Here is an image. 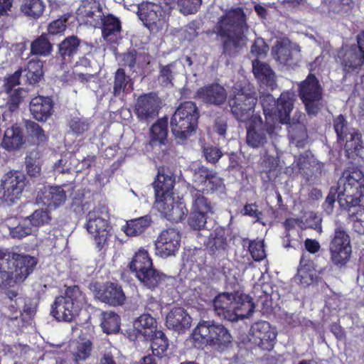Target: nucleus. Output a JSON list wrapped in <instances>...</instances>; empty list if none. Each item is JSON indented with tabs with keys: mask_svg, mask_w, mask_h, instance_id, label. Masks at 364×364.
I'll return each instance as SVG.
<instances>
[{
	"mask_svg": "<svg viewBox=\"0 0 364 364\" xmlns=\"http://www.w3.org/2000/svg\"><path fill=\"white\" fill-rule=\"evenodd\" d=\"M337 192L338 202L348 210L354 231L364 235V206L360 205L364 196V173L360 170L343 173L338 181Z\"/></svg>",
	"mask_w": 364,
	"mask_h": 364,
	"instance_id": "nucleus-1",
	"label": "nucleus"
},
{
	"mask_svg": "<svg viewBox=\"0 0 364 364\" xmlns=\"http://www.w3.org/2000/svg\"><path fill=\"white\" fill-rule=\"evenodd\" d=\"M213 33L223 41V55L230 58L237 55L247 43L249 26L244 11L237 8L227 11L218 18Z\"/></svg>",
	"mask_w": 364,
	"mask_h": 364,
	"instance_id": "nucleus-2",
	"label": "nucleus"
},
{
	"mask_svg": "<svg viewBox=\"0 0 364 364\" xmlns=\"http://www.w3.org/2000/svg\"><path fill=\"white\" fill-rule=\"evenodd\" d=\"M255 304L248 295L236 296L231 293L219 294L213 301V309L220 319L234 322L249 316Z\"/></svg>",
	"mask_w": 364,
	"mask_h": 364,
	"instance_id": "nucleus-3",
	"label": "nucleus"
},
{
	"mask_svg": "<svg viewBox=\"0 0 364 364\" xmlns=\"http://www.w3.org/2000/svg\"><path fill=\"white\" fill-rule=\"evenodd\" d=\"M263 120L261 116L255 115L246 127V144L252 149H265L276 143L280 137L282 126L277 120L267 118Z\"/></svg>",
	"mask_w": 364,
	"mask_h": 364,
	"instance_id": "nucleus-4",
	"label": "nucleus"
},
{
	"mask_svg": "<svg viewBox=\"0 0 364 364\" xmlns=\"http://www.w3.org/2000/svg\"><path fill=\"white\" fill-rule=\"evenodd\" d=\"M198 118L195 102L186 101L178 106L171 119V131L178 143H183L196 132Z\"/></svg>",
	"mask_w": 364,
	"mask_h": 364,
	"instance_id": "nucleus-5",
	"label": "nucleus"
},
{
	"mask_svg": "<svg viewBox=\"0 0 364 364\" xmlns=\"http://www.w3.org/2000/svg\"><path fill=\"white\" fill-rule=\"evenodd\" d=\"M85 297L78 286L66 288L64 296L55 299L51 306V315L59 321H71L85 304Z\"/></svg>",
	"mask_w": 364,
	"mask_h": 364,
	"instance_id": "nucleus-6",
	"label": "nucleus"
},
{
	"mask_svg": "<svg viewBox=\"0 0 364 364\" xmlns=\"http://www.w3.org/2000/svg\"><path fill=\"white\" fill-rule=\"evenodd\" d=\"M257 102V94L252 90L250 85L242 86L236 84L233 87L232 96L228 100L230 111L235 118L242 122L251 120Z\"/></svg>",
	"mask_w": 364,
	"mask_h": 364,
	"instance_id": "nucleus-7",
	"label": "nucleus"
},
{
	"mask_svg": "<svg viewBox=\"0 0 364 364\" xmlns=\"http://www.w3.org/2000/svg\"><path fill=\"white\" fill-rule=\"evenodd\" d=\"M173 0H161L159 3L143 2L139 6L138 16L144 25L153 33L166 26V15L171 11Z\"/></svg>",
	"mask_w": 364,
	"mask_h": 364,
	"instance_id": "nucleus-8",
	"label": "nucleus"
},
{
	"mask_svg": "<svg viewBox=\"0 0 364 364\" xmlns=\"http://www.w3.org/2000/svg\"><path fill=\"white\" fill-rule=\"evenodd\" d=\"M193 336L196 340L200 338L203 343L218 348L227 347L232 341L229 331L223 324L211 321L199 322Z\"/></svg>",
	"mask_w": 364,
	"mask_h": 364,
	"instance_id": "nucleus-9",
	"label": "nucleus"
},
{
	"mask_svg": "<svg viewBox=\"0 0 364 364\" xmlns=\"http://www.w3.org/2000/svg\"><path fill=\"white\" fill-rule=\"evenodd\" d=\"M299 96L308 114L315 116L321 107L323 88L314 75L309 74L299 84Z\"/></svg>",
	"mask_w": 364,
	"mask_h": 364,
	"instance_id": "nucleus-10",
	"label": "nucleus"
},
{
	"mask_svg": "<svg viewBox=\"0 0 364 364\" xmlns=\"http://www.w3.org/2000/svg\"><path fill=\"white\" fill-rule=\"evenodd\" d=\"M189 191L192 198V207L188 224L192 229L200 230L205 228L208 215L213 213V206L200 190L191 187Z\"/></svg>",
	"mask_w": 364,
	"mask_h": 364,
	"instance_id": "nucleus-11",
	"label": "nucleus"
},
{
	"mask_svg": "<svg viewBox=\"0 0 364 364\" xmlns=\"http://www.w3.org/2000/svg\"><path fill=\"white\" fill-rule=\"evenodd\" d=\"M86 218L85 228L92 236L98 250H102L107 245L112 228L108 220L103 217L102 208H94L87 213Z\"/></svg>",
	"mask_w": 364,
	"mask_h": 364,
	"instance_id": "nucleus-12",
	"label": "nucleus"
},
{
	"mask_svg": "<svg viewBox=\"0 0 364 364\" xmlns=\"http://www.w3.org/2000/svg\"><path fill=\"white\" fill-rule=\"evenodd\" d=\"M329 251L331 260L335 265H345L349 260L352 252L350 236L342 226L335 229Z\"/></svg>",
	"mask_w": 364,
	"mask_h": 364,
	"instance_id": "nucleus-13",
	"label": "nucleus"
},
{
	"mask_svg": "<svg viewBox=\"0 0 364 364\" xmlns=\"http://www.w3.org/2000/svg\"><path fill=\"white\" fill-rule=\"evenodd\" d=\"M28 183L26 176L17 171L5 173L1 178V187L3 189L1 199L8 205L18 200Z\"/></svg>",
	"mask_w": 364,
	"mask_h": 364,
	"instance_id": "nucleus-14",
	"label": "nucleus"
},
{
	"mask_svg": "<svg viewBox=\"0 0 364 364\" xmlns=\"http://www.w3.org/2000/svg\"><path fill=\"white\" fill-rule=\"evenodd\" d=\"M161 101L154 92L139 96L134 106V113L139 121L148 124L159 114Z\"/></svg>",
	"mask_w": 364,
	"mask_h": 364,
	"instance_id": "nucleus-15",
	"label": "nucleus"
},
{
	"mask_svg": "<svg viewBox=\"0 0 364 364\" xmlns=\"http://www.w3.org/2000/svg\"><path fill=\"white\" fill-rule=\"evenodd\" d=\"M272 54L280 64L292 68L297 65L301 58L299 46L288 38L277 41L272 48Z\"/></svg>",
	"mask_w": 364,
	"mask_h": 364,
	"instance_id": "nucleus-16",
	"label": "nucleus"
},
{
	"mask_svg": "<svg viewBox=\"0 0 364 364\" xmlns=\"http://www.w3.org/2000/svg\"><path fill=\"white\" fill-rule=\"evenodd\" d=\"M277 332L267 321L253 323L250 330V341L262 350H271L274 346Z\"/></svg>",
	"mask_w": 364,
	"mask_h": 364,
	"instance_id": "nucleus-17",
	"label": "nucleus"
},
{
	"mask_svg": "<svg viewBox=\"0 0 364 364\" xmlns=\"http://www.w3.org/2000/svg\"><path fill=\"white\" fill-rule=\"evenodd\" d=\"M95 297L110 306H121L124 304L127 297L122 287L113 282L94 286Z\"/></svg>",
	"mask_w": 364,
	"mask_h": 364,
	"instance_id": "nucleus-18",
	"label": "nucleus"
},
{
	"mask_svg": "<svg viewBox=\"0 0 364 364\" xmlns=\"http://www.w3.org/2000/svg\"><path fill=\"white\" fill-rule=\"evenodd\" d=\"M181 242V235L173 228L163 230L156 242V253L161 257L174 255L178 251Z\"/></svg>",
	"mask_w": 364,
	"mask_h": 364,
	"instance_id": "nucleus-19",
	"label": "nucleus"
},
{
	"mask_svg": "<svg viewBox=\"0 0 364 364\" xmlns=\"http://www.w3.org/2000/svg\"><path fill=\"white\" fill-rule=\"evenodd\" d=\"M154 207L163 217L171 222L177 223L186 215L185 206L176 203L173 196L156 197Z\"/></svg>",
	"mask_w": 364,
	"mask_h": 364,
	"instance_id": "nucleus-20",
	"label": "nucleus"
},
{
	"mask_svg": "<svg viewBox=\"0 0 364 364\" xmlns=\"http://www.w3.org/2000/svg\"><path fill=\"white\" fill-rule=\"evenodd\" d=\"M338 58L341 68L346 74L357 73L364 65V54L356 45L340 52Z\"/></svg>",
	"mask_w": 364,
	"mask_h": 364,
	"instance_id": "nucleus-21",
	"label": "nucleus"
},
{
	"mask_svg": "<svg viewBox=\"0 0 364 364\" xmlns=\"http://www.w3.org/2000/svg\"><path fill=\"white\" fill-rule=\"evenodd\" d=\"M10 260L7 262L13 267L14 277L16 279L24 280L33 271L38 263L37 258L12 252H10Z\"/></svg>",
	"mask_w": 364,
	"mask_h": 364,
	"instance_id": "nucleus-22",
	"label": "nucleus"
},
{
	"mask_svg": "<svg viewBox=\"0 0 364 364\" xmlns=\"http://www.w3.org/2000/svg\"><path fill=\"white\" fill-rule=\"evenodd\" d=\"M205 248L211 256L220 257L228 252V240L224 228L218 226L211 232L204 242Z\"/></svg>",
	"mask_w": 364,
	"mask_h": 364,
	"instance_id": "nucleus-23",
	"label": "nucleus"
},
{
	"mask_svg": "<svg viewBox=\"0 0 364 364\" xmlns=\"http://www.w3.org/2000/svg\"><path fill=\"white\" fill-rule=\"evenodd\" d=\"M105 9L96 0H83L78 11L87 23L96 28L100 26L102 19L105 18L107 13Z\"/></svg>",
	"mask_w": 364,
	"mask_h": 364,
	"instance_id": "nucleus-24",
	"label": "nucleus"
},
{
	"mask_svg": "<svg viewBox=\"0 0 364 364\" xmlns=\"http://www.w3.org/2000/svg\"><path fill=\"white\" fill-rule=\"evenodd\" d=\"M194 97L206 104L220 106L226 101L227 92L223 86L212 84L198 89Z\"/></svg>",
	"mask_w": 364,
	"mask_h": 364,
	"instance_id": "nucleus-25",
	"label": "nucleus"
},
{
	"mask_svg": "<svg viewBox=\"0 0 364 364\" xmlns=\"http://www.w3.org/2000/svg\"><path fill=\"white\" fill-rule=\"evenodd\" d=\"M166 324L168 328L178 333H183L191 325V318L182 307H173L166 315Z\"/></svg>",
	"mask_w": 364,
	"mask_h": 364,
	"instance_id": "nucleus-26",
	"label": "nucleus"
},
{
	"mask_svg": "<svg viewBox=\"0 0 364 364\" xmlns=\"http://www.w3.org/2000/svg\"><path fill=\"white\" fill-rule=\"evenodd\" d=\"M82 43V41L74 35L65 38L58 44L56 58L60 59L63 64L71 63L79 53Z\"/></svg>",
	"mask_w": 364,
	"mask_h": 364,
	"instance_id": "nucleus-27",
	"label": "nucleus"
},
{
	"mask_svg": "<svg viewBox=\"0 0 364 364\" xmlns=\"http://www.w3.org/2000/svg\"><path fill=\"white\" fill-rule=\"evenodd\" d=\"M53 102L49 97L36 96L30 102L29 109L33 117L40 122L46 121L52 114Z\"/></svg>",
	"mask_w": 364,
	"mask_h": 364,
	"instance_id": "nucleus-28",
	"label": "nucleus"
},
{
	"mask_svg": "<svg viewBox=\"0 0 364 364\" xmlns=\"http://www.w3.org/2000/svg\"><path fill=\"white\" fill-rule=\"evenodd\" d=\"M295 100V94L290 91L282 92L277 99L275 116L280 125L289 123L290 113L294 108Z\"/></svg>",
	"mask_w": 364,
	"mask_h": 364,
	"instance_id": "nucleus-29",
	"label": "nucleus"
},
{
	"mask_svg": "<svg viewBox=\"0 0 364 364\" xmlns=\"http://www.w3.org/2000/svg\"><path fill=\"white\" fill-rule=\"evenodd\" d=\"M102 29L103 38L109 42L114 43L122 31L121 21L114 15L106 13L102 19V23L98 27Z\"/></svg>",
	"mask_w": 364,
	"mask_h": 364,
	"instance_id": "nucleus-30",
	"label": "nucleus"
},
{
	"mask_svg": "<svg viewBox=\"0 0 364 364\" xmlns=\"http://www.w3.org/2000/svg\"><path fill=\"white\" fill-rule=\"evenodd\" d=\"M175 183V177L171 173H165L164 170H159L158 175L153 187L155 197H164L173 196V188Z\"/></svg>",
	"mask_w": 364,
	"mask_h": 364,
	"instance_id": "nucleus-31",
	"label": "nucleus"
},
{
	"mask_svg": "<svg viewBox=\"0 0 364 364\" xmlns=\"http://www.w3.org/2000/svg\"><path fill=\"white\" fill-rule=\"evenodd\" d=\"M136 277L144 287L154 291L164 284L167 276L154 269L152 265L147 270L139 273Z\"/></svg>",
	"mask_w": 364,
	"mask_h": 364,
	"instance_id": "nucleus-32",
	"label": "nucleus"
},
{
	"mask_svg": "<svg viewBox=\"0 0 364 364\" xmlns=\"http://www.w3.org/2000/svg\"><path fill=\"white\" fill-rule=\"evenodd\" d=\"M40 198L45 205L55 208L65 202L67 196L62 186H48L41 191Z\"/></svg>",
	"mask_w": 364,
	"mask_h": 364,
	"instance_id": "nucleus-33",
	"label": "nucleus"
},
{
	"mask_svg": "<svg viewBox=\"0 0 364 364\" xmlns=\"http://www.w3.org/2000/svg\"><path fill=\"white\" fill-rule=\"evenodd\" d=\"M24 144L21 129L16 126L8 128L4 133L1 146L7 151L17 150Z\"/></svg>",
	"mask_w": 364,
	"mask_h": 364,
	"instance_id": "nucleus-34",
	"label": "nucleus"
},
{
	"mask_svg": "<svg viewBox=\"0 0 364 364\" xmlns=\"http://www.w3.org/2000/svg\"><path fill=\"white\" fill-rule=\"evenodd\" d=\"M183 65L178 60L173 61L166 65L160 66L159 81L164 87H173L175 77L183 71Z\"/></svg>",
	"mask_w": 364,
	"mask_h": 364,
	"instance_id": "nucleus-35",
	"label": "nucleus"
},
{
	"mask_svg": "<svg viewBox=\"0 0 364 364\" xmlns=\"http://www.w3.org/2000/svg\"><path fill=\"white\" fill-rule=\"evenodd\" d=\"M316 278V272L313 267V262L305 259L304 255L300 259V265L297 274L294 277L296 282H299L304 286H309Z\"/></svg>",
	"mask_w": 364,
	"mask_h": 364,
	"instance_id": "nucleus-36",
	"label": "nucleus"
},
{
	"mask_svg": "<svg viewBox=\"0 0 364 364\" xmlns=\"http://www.w3.org/2000/svg\"><path fill=\"white\" fill-rule=\"evenodd\" d=\"M252 71L255 77L271 89L275 85V75L269 65L255 60L252 62Z\"/></svg>",
	"mask_w": 364,
	"mask_h": 364,
	"instance_id": "nucleus-37",
	"label": "nucleus"
},
{
	"mask_svg": "<svg viewBox=\"0 0 364 364\" xmlns=\"http://www.w3.org/2000/svg\"><path fill=\"white\" fill-rule=\"evenodd\" d=\"M145 339L151 341V348L154 355L159 358L165 355L168 347V340L162 331H151Z\"/></svg>",
	"mask_w": 364,
	"mask_h": 364,
	"instance_id": "nucleus-38",
	"label": "nucleus"
},
{
	"mask_svg": "<svg viewBox=\"0 0 364 364\" xmlns=\"http://www.w3.org/2000/svg\"><path fill=\"white\" fill-rule=\"evenodd\" d=\"M45 8L43 0H22L19 10L26 17L36 20L43 15Z\"/></svg>",
	"mask_w": 364,
	"mask_h": 364,
	"instance_id": "nucleus-39",
	"label": "nucleus"
},
{
	"mask_svg": "<svg viewBox=\"0 0 364 364\" xmlns=\"http://www.w3.org/2000/svg\"><path fill=\"white\" fill-rule=\"evenodd\" d=\"M43 63L40 60L32 59L27 63V66L23 69L25 77L23 81L30 85H35L40 82L43 76Z\"/></svg>",
	"mask_w": 364,
	"mask_h": 364,
	"instance_id": "nucleus-40",
	"label": "nucleus"
},
{
	"mask_svg": "<svg viewBox=\"0 0 364 364\" xmlns=\"http://www.w3.org/2000/svg\"><path fill=\"white\" fill-rule=\"evenodd\" d=\"M53 38L48 36L45 33L35 39L31 44V54L33 55L47 57L53 51Z\"/></svg>",
	"mask_w": 364,
	"mask_h": 364,
	"instance_id": "nucleus-41",
	"label": "nucleus"
},
{
	"mask_svg": "<svg viewBox=\"0 0 364 364\" xmlns=\"http://www.w3.org/2000/svg\"><path fill=\"white\" fill-rule=\"evenodd\" d=\"M288 134L291 141L297 147H304L307 138L306 128L304 123H287Z\"/></svg>",
	"mask_w": 364,
	"mask_h": 364,
	"instance_id": "nucleus-42",
	"label": "nucleus"
},
{
	"mask_svg": "<svg viewBox=\"0 0 364 364\" xmlns=\"http://www.w3.org/2000/svg\"><path fill=\"white\" fill-rule=\"evenodd\" d=\"M152 265V260L149 256L147 251L139 250L136 252L129 263V268L132 272L135 273V276H137L139 273L147 270V269L151 267Z\"/></svg>",
	"mask_w": 364,
	"mask_h": 364,
	"instance_id": "nucleus-43",
	"label": "nucleus"
},
{
	"mask_svg": "<svg viewBox=\"0 0 364 364\" xmlns=\"http://www.w3.org/2000/svg\"><path fill=\"white\" fill-rule=\"evenodd\" d=\"M156 320L150 314H144L136 318L134 321V328L144 338L148 337L149 332L155 331Z\"/></svg>",
	"mask_w": 364,
	"mask_h": 364,
	"instance_id": "nucleus-44",
	"label": "nucleus"
},
{
	"mask_svg": "<svg viewBox=\"0 0 364 364\" xmlns=\"http://www.w3.org/2000/svg\"><path fill=\"white\" fill-rule=\"evenodd\" d=\"M151 220L149 215L129 220L124 228V232L129 236H136L142 232L151 225Z\"/></svg>",
	"mask_w": 364,
	"mask_h": 364,
	"instance_id": "nucleus-45",
	"label": "nucleus"
},
{
	"mask_svg": "<svg viewBox=\"0 0 364 364\" xmlns=\"http://www.w3.org/2000/svg\"><path fill=\"white\" fill-rule=\"evenodd\" d=\"M361 135L358 132L350 134V139H346L345 151L349 159L355 160L356 157L362 159Z\"/></svg>",
	"mask_w": 364,
	"mask_h": 364,
	"instance_id": "nucleus-46",
	"label": "nucleus"
},
{
	"mask_svg": "<svg viewBox=\"0 0 364 364\" xmlns=\"http://www.w3.org/2000/svg\"><path fill=\"white\" fill-rule=\"evenodd\" d=\"M92 350V343L89 339H82L76 343L75 348L72 351L73 358L75 363H80L86 360L91 354Z\"/></svg>",
	"mask_w": 364,
	"mask_h": 364,
	"instance_id": "nucleus-47",
	"label": "nucleus"
},
{
	"mask_svg": "<svg viewBox=\"0 0 364 364\" xmlns=\"http://www.w3.org/2000/svg\"><path fill=\"white\" fill-rule=\"evenodd\" d=\"M101 326L103 331L107 334L115 333L119 330V316L112 312H103L102 314Z\"/></svg>",
	"mask_w": 364,
	"mask_h": 364,
	"instance_id": "nucleus-48",
	"label": "nucleus"
},
{
	"mask_svg": "<svg viewBox=\"0 0 364 364\" xmlns=\"http://www.w3.org/2000/svg\"><path fill=\"white\" fill-rule=\"evenodd\" d=\"M35 232L36 231L27 217L22 219L16 226L9 228L10 235L16 239H22Z\"/></svg>",
	"mask_w": 364,
	"mask_h": 364,
	"instance_id": "nucleus-49",
	"label": "nucleus"
},
{
	"mask_svg": "<svg viewBox=\"0 0 364 364\" xmlns=\"http://www.w3.org/2000/svg\"><path fill=\"white\" fill-rule=\"evenodd\" d=\"M31 222L33 229L36 232L39 227L48 225L50 222L52 217L47 209H37L29 216L27 217Z\"/></svg>",
	"mask_w": 364,
	"mask_h": 364,
	"instance_id": "nucleus-50",
	"label": "nucleus"
},
{
	"mask_svg": "<svg viewBox=\"0 0 364 364\" xmlns=\"http://www.w3.org/2000/svg\"><path fill=\"white\" fill-rule=\"evenodd\" d=\"M167 125V118L161 119L152 125L151 134L153 141H158L160 144H164L168 134Z\"/></svg>",
	"mask_w": 364,
	"mask_h": 364,
	"instance_id": "nucleus-51",
	"label": "nucleus"
},
{
	"mask_svg": "<svg viewBox=\"0 0 364 364\" xmlns=\"http://www.w3.org/2000/svg\"><path fill=\"white\" fill-rule=\"evenodd\" d=\"M261 104L264 114V118L267 121V118L272 120H277L276 115L277 101L274 97L270 95H262L260 97Z\"/></svg>",
	"mask_w": 364,
	"mask_h": 364,
	"instance_id": "nucleus-52",
	"label": "nucleus"
},
{
	"mask_svg": "<svg viewBox=\"0 0 364 364\" xmlns=\"http://www.w3.org/2000/svg\"><path fill=\"white\" fill-rule=\"evenodd\" d=\"M69 17L68 14H64L59 18L51 21L48 25L47 33H45L53 39L55 36L63 34L67 28V22Z\"/></svg>",
	"mask_w": 364,
	"mask_h": 364,
	"instance_id": "nucleus-53",
	"label": "nucleus"
},
{
	"mask_svg": "<svg viewBox=\"0 0 364 364\" xmlns=\"http://www.w3.org/2000/svg\"><path fill=\"white\" fill-rule=\"evenodd\" d=\"M130 78L125 74L123 68L117 70L114 74L113 95L115 97L120 96L124 91Z\"/></svg>",
	"mask_w": 364,
	"mask_h": 364,
	"instance_id": "nucleus-54",
	"label": "nucleus"
},
{
	"mask_svg": "<svg viewBox=\"0 0 364 364\" xmlns=\"http://www.w3.org/2000/svg\"><path fill=\"white\" fill-rule=\"evenodd\" d=\"M142 54L135 50H128L122 55V65L128 66L131 70L134 72L136 68H139L140 65L139 60Z\"/></svg>",
	"mask_w": 364,
	"mask_h": 364,
	"instance_id": "nucleus-55",
	"label": "nucleus"
},
{
	"mask_svg": "<svg viewBox=\"0 0 364 364\" xmlns=\"http://www.w3.org/2000/svg\"><path fill=\"white\" fill-rule=\"evenodd\" d=\"M68 126L73 133L80 135L89 129L90 123L84 117H73L68 122Z\"/></svg>",
	"mask_w": 364,
	"mask_h": 364,
	"instance_id": "nucleus-56",
	"label": "nucleus"
},
{
	"mask_svg": "<svg viewBox=\"0 0 364 364\" xmlns=\"http://www.w3.org/2000/svg\"><path fill=\"white\" fill-rule=\"evenodd\" d=\"M350 0H322L321 4L329 15L338 14L343 11L344 6L348 5Z\"/></svg>",
	"mask_w": 364,
	"mask_h": 364,
	"instance_id": "nucleus-57",
	"label": "nucleus"
},
{
	"mask_svg": "<svg viewBox=\"0 0 364 364\" xmlns=\"http://www.w3.org/2000/svg\"><path fill=\"white\" fill-rule=\"evenodd\" d=\"M14 272L11 264L7 262H0V287L11 285L13 282Z\"/></svg>",
	"mask_w": 364,
	"mask_h": 364,
	"instance_id": "nucleus-58",
	"label": "nucleus"
},
{
	"mask_svg": "<svg viewBox=\"0 0 364 364\" xmlns=\"http://www.w3.org/2000/svg\"><path fill=\"white\" fill-rule=\"evenodd\" d=\"M333 128L338 140H344L348 134L347 121L343 115L340 114L333 119Z\"/></svg>",
	"mask_w": 364,
	"mask_h": 364,
	"instance_id": "nucleus-59",
	"label": "nucleus"
},
{
	"mask_svg": "<svg viewBox=\"0 0 364 364\" xmlns=\"http://www.w3.org/2000/svg\"><path fill=\"white\" fill-rule=\"evenodd\" d=\"M26 129L27 133L32 137L36 139L39 143L46 141V136L41 127L33 121H27L26 122Z\"/></svg>",
	"mask_w": 364,
	"mask_h": 364,
	"instance_id": "nucleus-60",
	"label": "nucleus"
},
{
	"mask_svg": "<svg viewBox=\"0 0 364 364\" xmlns=\"http://www.w3.org/2000/svg\"><path fill=\"white\" fill-rule=\"evenodd\" d=\"M249 251L255 261L259 262L266 257L263 241H250Z\"/></svg>",
	"mask_w": 364,
	"mask_h": 364,
	"instance_id": "nucleus-61",
	"label": "nucleus"
},
{
	"mask_svg": "<svg viewBox=\"0 0 364 364\" xmlns=\"http://www.w3.org/2000/svg\"><path fill=\"white\" fill-rule=\"evenodd\" d=\"M25 90L23 88L18 87L10 92L9 100L7 102V107L9 112H12L16 110L23 98V93Z\"/></svg>",
	"mask_w": 364,
	"mask_h": 364,
	"instance_id": "nucleus-62",
	"label": "nucleus"
},
{
	"mask_svg": "<svg viewBox=\"0 0 364 364\" xmlns=\"http://www.w3.org/2000/svg\"><path fill=\"white\" fill-rule=\"evenodd\" d=\"M22 73L23 68H20L12 75L6 80L4 88L7 93H10L14 91L13 90L16 86L22 83L21 81L23 80V78L21 79Z\"/></svg>",
	"mask_w": 364,
	"mask_h": 364,
	"instance_id": "nucleus-63",
	"label": "nucleus"
},
{
	"mask_svg": "<svg viewBox=\"0 0 364 364\" xmlns=\"http://www.w3.org/2000/svg\"><path fill=\"white\" fill-rule=\"evenodd\" d=\"M203 154L208 163L215 164L223 156L220 149L214 146H206L203 148Z\"/></svg>",
	"mask_w": 364,
	"mask_h": 364,
	"instance_id": "nucleus-64",
	"label": "nucleus"
}]
</instances>
